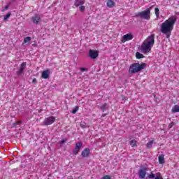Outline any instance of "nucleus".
<instances>
[{"label": "nucleus", "instance_id": "1", "mask_svg": "<svg viewBox=\"0 0 179 179\" xmlns=\"http://www.w3.org/2000/svg\"><path fill=\"white\" fill-rule=\"evenodd\" d=\"M177 22V16H171L168 20H166L164 23L161 25V32L164 34H169V33H171L173 29H174V24Z\"/></svg>", "mask_w": 179, "mask_h": 179}, {"label": "nucleus", "instance_id": "2", "mask_svg": "<svg viewBox=\"0 0 179 179\" xmlns=\"http://www.w3.org/2000/svg\"><path fill=\"white\" fill-rule=\"evenodd\" d=\"M155 45V34H152L148 36L141 44L140 48L141 51L143 52V54H148V52H150L152 50V47Z\"/></svg>", "mask_w": 179, "mask_h": 179}, {"label": "nucleus", "instance_id": "3", "mask_svg": "<svg viewBox=\"0 0 179 179\" xmlns=\"http://www.w3.org/2000/svg\"><path fill=\"white\" fill-rule=\"evenodd\" d=\"M147 65L145 63H134L130 65L129 69V73L131 74L138 73V72H141L146 68Z\"/></svg>", "mask_w": 179, "mask_h": 179}, {"label": "nucleus", "instance_id": "4", "mask_svg": "<svg viewBox=\"0 0 179 179\" xmlns=\"http://www.w3.org/2000/svg\"><path fill=\"white\" fill-rule=\"evenodd\" d=\"M134 17H140L141 19H145V20H149L150 19V8H147L144 11H141L136 13Z\"/></svg>", "mask_w": 179, "mask_h": 179}, {"label": "nucleus", "instance_id": "5", "mask_svg": "<svg viewBox=\"0 0 179 179\" xmlns=\"http://www.w3.org/2000/svg\"><path fill=\"white\" fill-rule=\"evenodd\" d=\"M148 170H149V168L146 166H141V169L138 171V177L140 178H145V177H146V171H148Z\"/></svg>", "mask_w": 179, "mask_h": 179}, {"label": "nucleus", "instance_id": "6", "mask_svg": "<svg viewBox=\"0 0 179 179\" xmlns=\"http://www.w3.org/2000/svg\"><path fill=\"white\" fill-rule=\"evenodd\" d=\"M54 122H55V117L54 116H50L44 120L43 125L47 127L51 125V124H54Z\"/></svg>", "mask_w": 179, "mask_h": 179}, {"label": "nucleus", "instance_id": "7", "mask_svg": "<svg viewBox=\"0 0 179 179\" xmlns=\"http://www.w3.org/2000/svg\"><path fill=\"white\" fill-rule=\"evenodd\" d=\"M82 146H83V143L82 142L76 143V148L73 150V155H78V153L80 152V148H82Z\"/></svg>", "mask_w": 179, "mask_h": 179}, {"label": "nucleus", "instance_id": "8", "mask_svg": "<svg viewBox=\"0 0 179 179\" xmlns=\"http://www.w3.org/2000/svg\"><path fill=\"white\" fill-rule=\"evenodd\" d=\"M134 38V35L132 34H127L122 37V43H126V41H129Z\"/></svg>", "mask_w": 179, "mask_h": 179}, {"label": "nucleus", "instance_id": "9", "mask_svg": "<svg viewBox=\"0 0 179 179\" xmlns=\"http://www.w3.org/2000/svg\"><path fill=\"white\" fill-rule=\"evenodd\" d=\"M26 62H22L20 64V69L16 72V75L17 76H20V75H22L23 72H24V70L26 69Z\"/></svg>", "mask_w": 179, "mask_h": 179}, {"label": "nucleus", "instance_id": "10", "mask_svg": "<svg viewBox=\"0 0 179 179\" xmlns=\"http://www.w3.org/2000/svg\"><path fill=\"white\" fill-rule=\"evenodd\" d=\"M89 57L92 58V59H96L99 57V51L90 50L89 51Z\"/></svg>", "mask_w": 179, "mask_h": 179}, {"label": "nucleus", "instance_id": "11", "mask_svg": "<svg viewBox=\"0 0 179 179\" xmlns=\"http://www.w3.org/2000/svg\"><path fill=\"white\" fill-rule=\"evenodd\" d=\"M31 20L34 24H38V23H40V20H41V17L40 16V15L36 14L31 17Z\"/></svg>", "mask_w": 179, "mask_h": 179}, {"label": "nucleus", "instance_id": "12", "mask_svg": "<svg viewBox=\"0 0 179 179\" xmlns=\"http://www.w3.org/2000/svg\"><path fill=\"white\" fill-rule=\"evenodd\" d=\"M148 178L163 179V176H162V174L160 173H157L155 176L153 174V172H151L150 174L148 176Z\"/></svg>", "mask_w": 179, "mask_h": 179}, {"label": "nucleus", "instance_id": "13", "mask_svg": "<svg viewBox=\"0 0 179 179\" xmlns=\"http://www.w3.org/2000/svg\"><path fill=\"white\" fill-rule=\"evenodd\" d=\"M41 78L43 79H48L50 78V70H45L42 72Z\"/></svg>", "mask_w": 179, "mask_h": 179}, {"label": "nucleus", "instance_id": "14", "mask_svg": "<svg viewBox=\"0 0 179 179\" xmlns=\"http://www.w3.org/2000/svg\"><path fill=\"white\" fill-rule=\"evenodd\" d=\"M90 153V149L86 148L84 150L82 151L81 156H83V157H87Z\"/></svg>", "mask_w": 179, "mask_h": 179}, {"label": "nucleus", "instance_id": "15", "mask_svg": "<svg viewBox=\"0 0 179 179\" xmlns=\"http://www.w3.org/2000/svg\"><path fill=\"white\" fill-rule=\"evenodd\" d=\"M85 4V0H76L74 3V6H80V5Z\"/></svg>", "mask_w": 179, "mask_h": 179}, {"label": "nucleus", "instance_id": "16", "mask_svg": "<svg viewBox=\"0 0 179 179\" xmlns=\"http://www.w3.org/2000/svg\"><path fill=\"white\" fill-rule=\"evenodd\" d=\"M106 6H108V8H114V6H115V2L113 0H108L106 3Z\"/></svg>", "mask_w": 179, "mask_h": 179}, {"label": "nucleus", "instance_id": "17", "mask_svg": "<svg viewBox=\"0 0 179 179\" xmlns=\"http://www.w3.org/2000/svg\"><path fill=\"white\" fill-rule=\"evenodd\" d=\"M99 108L101 110V111H103V113H104V111L108 110L109 108L108 103H104L101 106L99 107Z\"/></svg>", "mask_w": 179, "mask_h": 179}, {"label": "nucleus", "instance_id": "18", "mask_svg": "<svg viewBox=\"0 0 179 179\" xmlns=\"http://www.w3.org/2000/svg\"><path fill=\"white\" fill-rule=\"evenodd\" d=\"M158 160L159 164H164L165 161H164V155L162 154L158 157Z\"/></svg>", "mask_w": 179, "mask_h": 179}, {"label": "nucleus", "instance_id": "19", "mask_svg": "<svg viewBox=\"0 0 179 179\" xmlns=\"http://www.w3.org/2000/svg\"><path fill=\"white\" fill-rule=\"evenodd\" d=\"M172 113H179V106L175 105L171 110Z\"/></svg>", "mask_w": 179, "mask_h": 179}, {"label": "nucleus", "instance_id": "20", "mask_svg": "<svg viewBox=\"0 0 179 179\" xmlns=\"http://www.w3.org/2000/svg\"><path fill=\"white\" fill-rule=\"evenodd\" d=\"M136 58H137V59H141V58H145V56H143L142 53L137 52L136 53Z\"/></svg>", "mask_w": 179, "mask_h": 179}, {"label": "nucleus", "instance_id": "21", "mask_svg": "<svg viewBox=\"0 0 179 179\" xmlns=\"http://www.w3.org/2000/svg\"><path fill=\"white\" fill-rule=\"evenodd\" d=\"M154 142H155V141H153V140H151L150 141H149V142L147 143V145H146L147 148H148V149L152 148V145H153V143H154Z\"/></svg>", "mask_w": 179, "mask_h": 179}, {"label": "nucleus", "instance_id": "22", "mask_svg": "<svg viewBox=\"0 0 179 179\" xmlns=\"http://www.w3.org/2000/svg\"><path fill=\"white\" fill-rule=\"evenodd\" d=\"M11 15H12V13H8V14L4 15L3 20L4 21L8 20L10 17Z\"/></svg>", "mask_w": 179, "mask_h": 179}, {"label": "nucleus", "instance_id": "23", "mask_svg": "<svg viewBox=\"0 0 179 179\" xmlns=\"http://www.w3.org/2000/svg\"><path fill=\"white\" fill-rule=\"evenodd\" d=\"M31 41V37L27 36L24 38V43H30Z\"/></svg>", "mask_w": 179, "mask_h": 179}, {"label": "nucleus", "instance_id": "24", "mask_svg": "<svg viewBox=\"0 0 179 179\" xmlns=\"http://www.w3.org/2000/svg\"><path fill=\"white\" fill-rule=\"evenodd\" d=\"M137 143H138V142L135 140H131L130 141V145H131V146H132V148H134V146H136Z\"/></svg>", "mask_w": 179, "mask_h": 179}, {"label": "nucleus", "instance_id": "25", "mask_svg": "<svg viewBox=\"0 0 179 179\" xmlns=\"http://www.w3.org/2000/svg\"><path fill=\"white\" fill-rule=\"evenodd\" d=\"M79 110V106H76L75 108H73L71 111L72 114H76L78 111Z\"/></svg>", "mask_w": 179, "mask_h": 179}, {"label": "nucleus", "instance_id": "26", "mask_svg": "<svg viewBox=\"0 0 179 179\" xmlns=\"http://www.w3.org/2000/svg\"><path fill=\"white\" fill-rule=\"evenodd\" d=\"M155 15H156L157 17H159V8H155Z\"/></svg>", "mask_w": 179, "mask_h": 179}, {"label": "nucleus", "instance_id": "27", "mask_svg": "<svg viewBox=\"0 0 179 179\" xmlns=\"http://www.w3.org/2000/svg\"><path fill=\"white\" fill-rule=\"evenodd\" d=\"M80 127H81L83 129L87 128V125H86V123L81 124H80Z\"/></svg>", "mask_w": 179, "mask_h": 179}, {"label": "nucleus", "instance_id": "28", "mask_svg": "<svg viewBox=\"0 0 179 179\" xmlns=\"http://www.w3.org/2000/svg\"><path fill=\"white\" fill-rule=\"evenodd\" d=\"M101 179H111V177H110V176L108 175H106L103 176Z\"/></svg>", "mask_w": 179, "mask_h": 179}, {"label": "nucleus", "instance_id": "29", "mask_svg": "<svg viewBox=\"0 0 179 179\" xmlns=\"http://www.w3.org/2000/svg\"><path fill=\"white\" fill-rule=\"evenodd\" d=\"M174 126V122H171L170 124H169V129H171V128H173V127Z\"/></svg>", "mask_w": 179, "mask_h": 179}, {"label": "nucleus", "instance_id": "30", "mask_svg": "<svg viewBox=\"0 0 179 179\" xmlns=\"http://www.w3.org/2000/svg\"><path fill=\"white\" fill-rule=\"evenodd\" d=\"M66 138H65V139H62L60 142H59V143L61 144V145H62V144H64V143H65V142H66Z\"/></svg>", "mask_w": 179, "mask_h": 179}, {"label": "nucleus", "instance_id": "31", "mask_svg": "<svg viewBox=\"0 0 179 179\" xmlns=\"http://www.w3.org/2000/svg\"><path fill=\"white\" fill-rule=\"evenodd\" d=\"M80 10H81V12H84L85 11V6H80Z\"/></svg>", "mask_w": 179, "mask_h": 179}, {"label": "nucleus", "instance_id": "32", "mask_svg": "<svg viewBox=\"0 0 179 179\" xmlns=\"http://www.w3.org/2000/svg\"><path fill=\"white\" fill-rule=\"evenodd\" d=\"M80 71H81V72H85V71H87V69H86V68H81Z\"/></svg>", "mask_w": 179, "mask_h": 179}, {"label": "nucleus", "instance_id": "33", "mask_svg": "<svg viewBox=\"0 0 179 179\" xmlns=\"http://www.w3.org/2000/svg\"><path fill=\"white\" fill-rule=\"evenodd\" d=\"M4 9H5V10H8V9H9V6H6L5 7H4Z\"/></svg>", "mask_w": 179, "mask_h": 179}, {"label": "nucleus", "instance_id": "34", "mask_svg": "<svg viewBox=\"0 0 179 179\" xmlns=\"http://www.w3.org/2000/svg\"><path fill=\"white\" fill-rule=\"evenodd\" d=\"M169 34H167L166 35V38H170V34H171V33H168Z\"/></svg>", "mask_w": 179, "mask_h": 179}, {"label": "nucleus", "instance_id": "35", "mask_svg": "<svg viewBox=\"0 0 179 179\" xmlns=\"http://www.w3.org/2000/svg\"><path fill=\"white\" fill-rule=\"evenodd\" d=\"M32 82H33V83H36V82H37V80L36 78H34Z\"/></svg>", "mask_w": 179, "mask_h": 179}, {"label": "nucleus", "instance_id": "36", "mask_svg": "<svg viewBox=\"0 0 179 179\" xmlns=\"http://www.w3.org/2000/svg\"><path fill=\"white\" fill-rule=\"evenodd\" d=\"M106 115H107V114H103L102 117H106Z\"/></svg>", "mask_w": 179, "mask_h": 179}]
</instances>
